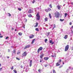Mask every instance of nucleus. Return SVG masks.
<instances>
[{"label":"nucleus","instance_id":"obj_27","mask_svg":"<svg viewBox=\"0 0 73 73\" xmlns=\"http://www.w3.org/2000/svg\"><path fill=\"white\" fill-rule=\"evenodd\" d=\"M47 41H48V39H46L44 40V42L46 43Z\"/></svg>","mask_w":73,"mask_h":73},{"label":"nucleus","instance_id":"obj_42","mask_svg":"<svg viewBox=\"0 0 73 73\" xmlns=\"http://www.w3.org/2000/svg\"><path fill=\"white\" fill-rule=\"evenodd\" d=\"M9 38V37L7 36L6 38V39L7 40V39H8Z\"/></svg>","mask_w":73,"mask_h":73},{"label":"nucleus","instance_id":"obj_11","mask_svg":"<svg viewBox=\"0 0 73 73\" xmlns=\"http://www.w3.org/2000/svg\"><path fill=\"white\" fill-rule=\"evenodd\" d=\"M35 39H33L31 42V44H33V43L35 42Z\"/></svg>","mask_w":73,"mask_h":73},{"label":"nucleus","instance_id":"obj_44","mask_svg":"<svg viewBox=\"0 0 73 73\" xmlns=\"http://www.w3.org/2000/svg\"><path fill=\"white\" fill-rule=\"evenodd\" d=\"M47 34H48V36H49L50 34V32H48L47 33Z\"/></svg>","mask_w":73,"mask_h":73},{"label":"nucleus","instance_id":"obj_30","mask_svg":"<svg viewBox=\"0 0 73 73\" xmlns=\"http://www.w3.org/2000/svg\"><path fill=\"white\" fill-rule=\"evenodd\" d=\"M53 73H56V71H55V70H53Z\"/></svg>","mask_w":73,"mask_h":73},{"label":"nucleus","instance_id":"obj_2","mask_svg":"<svg viewBox=\"0 0 73 73\" xmlns=\"http://www.w3.org/2000/svg\"><path fill=\"white\" fill-rule=\"evenodd\" d=\"M36 16L37 17L36 19L38 20H40V16L39 15V13H38L37 14Z\"/></svg>","mask_w":73,"mask_h":73},{"label":"nucleus","instance_id":"obj_1","mask_svg":"<svg viewBox=\"0 0 73 73\" xmlns=\"http://www.w3.org/2000/svg\"><path fill=\"white\" fill-rule=\"evenodd\" d=\"M55 17L56 18H58L60 16V13L58 12H56L54 13Z\"/></svg>","mask_w":73,"mask_h":73},{"label":"nucleus","instance_id":"obj_58","mask_svg":"<svg viewBox=\"0 0 73 73\" xmlns=\"http://www.w3.org/2000/svg\"><path fill=\"white\" fill-rule=\"evenodd\" d=\"M1 66V64L0 63V66Z\"/></svg>","mask_w":73,"mask_h":73},{"label":"nucleus","instance_id":"obj_25","mask_svg":"<svg viewBox=\"0 0 73 73\" xmlns=\"http://www.w3.org/2000/svg\"><path fill=\"white\" fill-rule=\"evenodd\" d=\"M13 52L14 53L16 54V50L15 49L14 50H13Z\"/></svg>","mask_w":73,"mask_h":73},{"label":"nucleus","instance_id":"obj_24","mask_svg":"<svg viewBox=\"0 0 73 73\" xmlns=\"http://www.w3.org/2000/svg\"><path fill=\"white\" fill-rule=\"evenodd\" d=\"M45 12H49V11H48V9H45Z\"/></svg>","mask_w":73,"mask_h":73},{"label":"nucleus","instance_id":"obj_37","mask_svg":"<svg viewBox=\"0 0 73 73\" xmlns=\"http://www.w3.org/2000/svg\"><path fill=\"white\" fill-rule=\"evenodd\" d=\"M14 67V66H12V67L11 68V70H13V69Z\"/></svg>","mask_w":73,"mask_h":73},{"label":"nucleus","instance_id":"obj_38","mask_svg":"<svg viewBox=\"0 0 73 73\" xmlns=\"http://www.w3.org/2000/svg\"><path fill=\"white\" fill-rule=\"evenodd\" d=\"M8 14L9 15L8 16H11V14H10V13H8Z\"/></svg>","mask_w":73,"mask_h":73},{"label":"nucleus","instance_id":"obj_45","mask_svg":"<svg viewBox=\"0 0 73 73\" xmlns=\"http://www.w3.org/2000/svg\"><path fill=\"white\" fill-rule=\"evenodd\" d=\"M72 23L71 22H70V23H69V24H70V25H72Z\"/></svg>","mask_w":73,"mask_h":73},{"label":"nucleus","instance_id":"obj_62","mask_svg":"<svg viewBox=\"0 0 73 73\" xmlns=\"http://www.w3.org/2000/svg\"><path fill=\"white\" fill-rule=\"evenodd\" d=\"M50 73H52V72H51Z\"/></svg>","mask_w":73,"mask_h":73},{"label":"nucleus","instance_id":"obj_52","mask_svg":"<svg viewBox=\"0 0 73 73\" xmlns=\"http://www.w3.org/2000/svg\"><path fill=\"white\" fill-rule=\"evenodd\" d=\"M62 66H59V68H62Z\"/></svg>","mask_w":73,"mask_h":73},{"label":"nucleus","instance_id":"obj_60","mask_svg":"<svg viewBox=\"0 0 73 73\" xmlns=\"http://www.w3.org/2000/svg\"><path fill=\"white\" fill-rule=\"evenodd\" d=\"M0 36H1V33H0Z\"/></svg>","mask_w":73,"mask_h":73},{"label":"nucleus","instance_id":"obj_21","mask_svg":"<svg viewBox=\"0 0 73 73\" xmlns=\"http://www.w3.org/2000/svg\"><path fill=\"white\" fill-rule=\"evenodd\" d=\"M22 33H18V35H19V36H22Z\"/></svg>","mask_w":73,"mask_h":73},{"label":"nucleus","instance_id":"obj_48","mask_svg":"<svg viewBox=\"0 0 73 73\" xmlns=\"http://www.w3.org/2000/svg\"><path fill=\"white\" fill-rule=\"evenodd\" d=\"M25 22L27 23V19H26L25 21Z\"/></svg>","mask_w":73,"mask_h":73},{"label":"nucleus","instance_id":"obj_7","mask_svg":"<svg viewBox=\"0 0 73 73\" xmlns=\"http://www.w3.org/2000/svg\"><path fill=\"white\" fill-rule=\"evenodd\" d=\"M34 37H35V35H31L30 36H29V38L31 39L32 38H34Z\"/></svg>","mask_w":73,"mask_h":73},{"label":"nucleus","instance_id":"obj_22","mask_svg":"<svg viewBox=\"0 0 73 73\" xmlns=\"http://www.w3.org/2000/svg\"><path fill=\"white\" fill-rule=\"evenodd\" d=\"M67 15H68V14L67 13H66L64 14V16L65 17H66V16H67Z\"/></svg>","mask_w":73,"mask_h":73},{"label":"nucleus","instance_id":"obj_8","mask_svg":"<svg viewBox=\"0 0 73 73\" xmlns=\"http://www.w3.org/2000/svg\"><path fill=\"white\" fill-rule=\"evenodd\" d=\"M32 60H31L30 61V63H29L30 67H31V66H32Z\"/></svg>","mask_w":73,"mask_h":73},{"label":"nucleus","instance_id":"obj_32","mask_svg":"<svg viewBox=\"0 0 73 73\" xmlns=\"http://www.w3.org/2000/svg\"><path fill=\"white\" fill-rule=\"evenodd\" d=\"M52 40H50V41H49V43H50V44H51V43H52Z\"/></svg>","mask_w":73,"mask_h":73},{"label":"nucleus","instance_id":"obj_18","mask_svg":"<svg viewBox=\"0 0 73 73\" xmlns=\"http://www.w3.org/2000/svg\"><path fill=\"white\" fill-rule=\"evenodd\" d=\"M37 26H38V23H37V22H36V25L34 26V27H37Z\"/></svg>","mask_w":73,"mask_h":73},{"label":"nucleus","instance_id":"obj_13","mask_svg":"<svg viewBox=\"0 0 73 73\" xmlns=\"http://www.w3.org/2000/svg\"><path fill=\"white\" fill-rule=\"evenodd\" d=\"M44 59L45 60H47L49 59V57H45L44 58Z\"/></svg>","mask_w":73,"mask_h":73},{"label":"nucleus","instance_id":"obj_9","mask_svg":"<svg viewBox=\"0 0 73 73\" xmlns=\"http://www.w3.org/2000/svg\"><path fill=\"white\" fill-rule=\"evenodd\" d=\"M32 13V11L30 9L28 11V13Z\"/></svg>","mask_w":73,"mask_h":73},{"label":"nucleus","instance_id":"obj_43","mask_svg":"<svg viewBox=\"0 0 73 73\" xmlns=\"http://www.w3.org/2000/svg\"><path fill=\"white\" fill-rule=\"evenodd\" d=\"M54 42H51V44L52 45H53V44H54Z\"/></svg>","mask_w":73,"mask_h":73},{"label":"nucleus","instance_id":"obj_36","mask_svg":"<svg viewBox=\"0 0 73 73\" xmlns=\"http://www.w3.org/2000/svg\"><path fill=\"white\" fill-rule=\"evenodd\" d=\"M16 58L17 60H20V58L18 57H16Z\"/></svg>","mask_w":73,"mask_h":73},{"label":"nucleus","instance_id":"obj_14","mask_svg":"<svg viewBox=\"0 0 73 73\" xmlns=\"http://www.w3.org/2000/svg\"><path fill=\"white\" fill-rule=\"evenodd\" d=\"M57 7L58 9H59V10H60V9H61V7H60V6L58 5L57 6Z\"/></svg>","mask_w":73,"mask_h":73},{"label":"nucleus","instance_id":"obj_40","mask_svg":"<svg viewBox=\"0 0 73 73\" xmlns=\"http://www.w3.org/2000/svg\"><path fill=\"white\" fill-rule=\"evenodd\" d=\"M11 52V50L9 49L8 50V52Z\"/></svg>","mask_w":73,"mask_h":73},{"label":"nucleus","instance_id":"obj_47","mask_svg":"<svg viewBox=\"0 0 73 73\" xmlns=\"http://www.w3.org/2000/svg\"><path fill=\"white\" fill-rule=\"evenodd\" d=\"M3 37V36H0V38H2V37Z\"/></svg>","mask_w":73,"mask_h":73},{"label":"nucleus","instance_id":"obj_63","mask_svg":"<svg viewBox=\"0 0 73 73\" xmlns=\"http://www.w3.org/2000/svg\"><path fill=\"white\" fill-rule=\"evenodd\" d=\"M0 54H1V53H0Z\"/></svg>","mask_w":73,"mask_h":73},{"label":"nucleus","instance_id":"obj_20","mask_svg":"<svg viewBox=\"0 0 73 73\" xmlns=\"http://www.w3.org/2000/svg\"><path fill=\"white\" fill-rule=\"evenodd\" d=\"M28 16L29 17H32V15L31 14H29L28 15Z\"/></svg>","mask_w":73,"mask_h":73},{"label":"nucleus","instance_id":"obj_56","mask_svg":"<svg viewBox=\"0 0 73 73\" xmlns=\"http://www.w3.org/2000/svg\"><path fill=\"white\" fill-rule=\"evenodd\" d=\"M71 28H73V25L71 27Z\"/></svg>","mask_w":73,"mask_h":73},{"label":"nucleus","instance_id":"obj_54","mask_svg":"<svg viewBox=\"0 0 73 73\" xmlns=\"http://www.w3.org/2000/svg\"><path fill=\"white\" fill-rule=\"evenodd\" d=\"M54 56H55V57H56V54H55Z\"/></svg>","mask_w":73,"mask_h":73},{"label":"nucleus","instance_id":"obj_41","mask_svg":"<svg viewBox=\"0 0 73 73\" xmlns=\"http://www.w3.org/2000/svg\"><path fill=\"white\" fill-rule=\"evenodd\" d=\"M35 1H35V0H33V2H32V3H35Z\"/></svg>","mask_w":73,"mask_h":73},{"label":"nucleus","instance_id":"obj_59","mask_svg":"<svg viewBox=\"0 0 73 73\" xmlns=\"http://www.w3.org/2000/svg\"><path fill=\"white\" fill-rule=\"evenodd\" d=\"M17 31L16 29H15V31Z\"/></svg>","mask_w":73,"mask_h":73},{"label":"nucleus","instance_id":"obj_3","mask_svg":"<svg viewBox=\"0 0 73 73\" xmlns=\"http://www.w3.org/2000/svg\"><path fill=\"white\" fill-rule=\"evenodd\" d=\"M69 46L68 45H67L65 46V49L64 51L65 52H66L68 49H69Z\"/></svg>","mask_w":73,"mask_h":73},{"label":"nucleus","instance_id":"obj_49","mask_svg":"<svg viewBox=\"0 0 73 73\" xmlns=\"http://www.w3.org/2000/svg\"><path fill=\"white\" fill-rule=\"evenodd\" d=\"M7 58H9V56H7Z\"/></svg>","mask_w":73,"mask_h":73},{"label":"nucleus","instance_id":"obj_35","mask_svg":"<svg viewBox=\"0 0 73 73\" xmlns=\"http://www.w3.org/2000/svg\"><path fill=\"white\" fill-rule=\"evenodd\" d=\"M18 10H19L20 11H21V9L18 8Z\"/></svg>","mask_w":73,"mask_h":73},{"label":"nucleus","instance_id":"obj_10","mask_svg":"<svg viewBox=\"0 0 73 73\" xmlns=\"http://www.w3.org/2000/svg\"><path fill=\"white\" fill-rule=\"evenodd\" d=\"M68 36L67 35H66L64 37V39H66V38H68Z\"/></svg>","mask_w":73,"mask_h":73},{"label":"nucleus","instance_id":"obj_51","mask_svg":"<svg viewBox=\"0 0 73 73\" xmlns=\"http://www.w3.org/2000/svg\"><path fill=\"white\" fill-rule=\"evenodd\" d=\"M48 66V65H45L44 66H45V67H46V66Z\"/></svg>","mask_w":73,"mask_h":73},{"label":"nucleus","instance_id":"obj_33","mask_svg":"<svg viewBox=\"0 0 73 73\" xmlns=\"http://www.w3.org/2000/svg\"><path fill=\"white\" fill-rule=\"evenodd\" d=\"M54 27L52 29V30L53 29H54V28H56V26L55 25V24L54 25Z\"/></svg>","mask_w":73,"mask_h":73},{"label":"nucleus","instance_id":"obj_4","mask_svg":"<svg viewBox=\"0 0 73 73\" xmlns=\"http://www.w3.org/2000/svg\"><path fill=\"white\" fill-rule=\"evenodd\" d=\"M42 49H43V48L42 47H40L38 49L37 51V53H39V52L41 51V50H42Z\"/></svg>","mask_w":73,"mask_h":73},{"label":"nucleus","instance_id":"obj_23","mask_svg":"<svg viewBox=\"0 0 73 73\" xmlns=\"http://www.w3.org/2000/svg\"><path fill=\"white\" fill-rule=\"evenodd\" d=\"M21 53V51H18L17 53V54H19Z\"/></svg>","mask_w":73,"mask_h":73},{"label":"nucleus","instance_id":"obj_17","mask_svg":"<svg viewBox=\"0 0 73 73\" xmlns=\"http://www.w3.org/2000/svg\"><path fill=\"white\" fill-rule=\"evenodd\" d=\"M48 19L47 17H46V18L44 19V21H48Z\"/></svg>","mask_w":73,"mask_h":73},{"label":"nucleus","instance_id":"obj_15","mask_svg":"<svg viewBox=\"0 0 73 73\" xmlns=\"http://www.w3.org/2000/svg\"><path fill=\"white\" fill-rule=\"evenodd\" d=\"M48 16L50 19H52V16L51 15V14H50V13H49Z\"/></svg>","mask_w":73,"mask_h":73},{"label":"nucleus","instance_id":"obj_46","mask_svg":"<svg viewBox=\"0 0 73 73\" xmlns=\"http://www.w3.org/2000/svg\"><path fill=\"white\" fill-rule=\"evenodd\" d=\"M2 69L3 68H0V71H1V70H2Z\"/></svg>","mask_w":73,"mask_h":73},{"label":"nucleus","instance_id":"obj_12","mask_svg":"<svg viewBox=\"0 0 73 73\" xmlns=\"http://www.w3.org/2000/svg\"><path fill=\"white\" fill-rule=\"evenodd\" d=\"M44 56V54L42 53V54H41L40 55V58H42V57Z\"/></svg>","mask_w":73,"mask_h":73},{"label":"nucleus","instance_id":"obj_55","mask_svg":"<svg viewBox=\"0 0 73 73\" xmlns=\"http://www.w3.org/2000/svg\"><path fill=\"white\" fill-rule=\"evenodd\" d=\"M42 62V60H40V62Z\"/></svg>","mask_w":73,"mask_h":73},{"label":"nucleus","instance_id":"obj_53","mask_svg":"<svg viewBox=\"0 0 73 73\" xmlns=\"http://www.w3.org/2000/svg\"><path fill=\"white\" fill-rule=\"evenodd\" d=\"M51 57H54V55H52Z\"/></svg>","mask_w":73,"mask_h":73},{"label":"nucleus","instance_id":"obj_61","mask_svg":"<svg viewBox=\"0 0 73 73\" xmlns=\"http://www.w3.org/2000/svg\"><path fill=\"white\" fill-rule=\"evenodd\" d=\"M23 28H25V27H23Z\"/></svg>","mask_w":73,"mask_h":73},{"label":"nucleus","instance_id":"obj_26","mask_svg":"<svg viewBox=\"0 0 73 73\" xmlns=\"http://www.w3.org/2000/svg\"><path fill=\"white\" fill-rule=\"evenodd\" d=\"M35 30L36 31H39V30L38 28H36L35 29Z\"/></svg>","mask_w":73,"mask_h":73},{"label":"nucleus","instance_id":"obj_29","mask_svg":"<svg viewBox=\"0 0 73 73\" xmlns=\"http://www.w3.org/2000/svg\"><path fill=\"white\" fill-rule=\"evenodd\" d=\"M13 71L15 73H17V71H16V70H13Z\"/></svg>","mask_w":73,"mask_h":73},{"label":"nucleus","instance_id":"obj_6","mask_svg":"<svg viewBox=\"0 0 73 73\" xmlns=\"http://www.w3.org/2000/svg\"><path fill=\"white\" fill-rule=\"evenodd\" d=\"M30 46H31V45H27L25 46L24 49H26L27 48H29Z\"/></svg>","mask_w":73,"mask_h":73},{"label":"nucleus","instance_id":"obj_34","mask_svg":"<svg viewBox=\"0 0 73 73\" xmlns=\"http://www.w3.org/2000/svg\"><path fill=\"white\" fill-rule=\"evenodd\" d=\"M60 20L61 21H64V19H60Z\"/></svg>","mask_w":73,"mask_h":73},{"label":"nucleus","instance_id":"obj_5","mask_svg":"<svg viewBox=\"0 0 73 73\" xmlns=\"http://www.w3.org/2000/svg\"><path fill=\"white\" fill-rule=\"evenodd\" d=\"M27 54H28V53H27V51H25V52H24V53L22 54V55L23 57H26Z\"/></svg>","mask_w":73,"mask_h":73},{"label":"nucleus","instance_id":"obj_19","mask_svg":"<svg viewBox=\"0 0 73 73\" xmlns=\"http://www.w3.org/2000/svg\"><path fill=\"white\" fill-rule=\"evenodd\" d=\"M48 11H52V9H50V8L49 7L48 8Z\"/></svg>","mask_w":73,"mask_h":73},{"label":"nucleus","instance_id":"obj_57","mask_svg":"<svg viewBox=\"0 0 73 73\" xmlns=\"http://www.w3.org/2000/svg\"><path fill=\"white\" fill-rule=\"evenodd\" d=\"M62 63H63V64L64 65V62H62Z\"/></svg>","mask_w":73,"mask_h":73},{"label":"nucleus","instance_id":"obj_50","mask_svg":"<svg viewBox=\"0 0 73 73\" xmlns=\"http://www.w3.org/2000/svg\"><path fill=\"white\" fill-rule=\"evenodd\" d=\"M12 30H13L14 29V28H11Z\"/></svg>","mask_w":73,"mask_h":73},{"label":"nucleus","instance_id":"obj_16","mask_svg":"<svg viewBox=\"0 0 73 73\" xmlns=\"http://www.w3.org/2000/svg\"><path fill=\"white\" fill-rule=\"evenodd\" d=\"M59 63V62H57L56 63V66H60V64H58Z\"/></svg>","mask_w":73,"mask_h":73},{"label":"nucleus","instance_id":"obj_31","mask_svg":"<svg viewBox=\"0 0 73 73\" xmlns=\"http://www.w3.org/2000/svg\"><path fill=\"white\" fill-rule=\"evenodd\" d=\"M49 7H50V8H52V4H50V5H49Z\"/></svg>","mask_w":73,"mask_h":73},{"label":"nucleus","instance_id":"obj_28","mask_svg":"<svg viewBox=\"0 0 73 73\" xmlns=\"http://www.w3.org/2000/svg\"><path fill=\"white\" fill-rule=\"evenodd\" d=\"M42 70H41V69H39V70H38V72H39V73H41V71Z\"/></svg>","mask_w":73,"mask_h":73},{"label":"nucleus","instance_id":"obj_39","mask_svg":"<svg viewBox=\"0 0 73 73\" xmlns=\"http://www.w3.org/2000/svg\"><path fill=\"white\" fill-rule=\"evenodd\" d=\"M61 62V59H60L59 60V62H60H60Z\"/></svg>","mask_w":73,"mask_h":73}]
</instances>
